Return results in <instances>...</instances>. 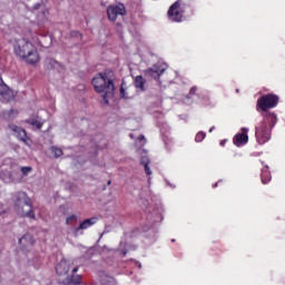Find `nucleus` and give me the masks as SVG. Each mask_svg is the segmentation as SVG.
<instances>
[{"instance_id":"f257e3e1","label":"nucleus","mask_w":285,"mask_h":285,"mask_svg":"<svg viewBox=\"0 0 285 285\" xmlns=\"http://www.w3.org/2000/svg\"><path fill=\"white\" fill-rule=\"evenodd\" d=\"M7 39L10 41V43H12L13 52L17 57H20V59H23V61L30 66L39 63L41 58L39 57L37 47H35L32 42L26 38H19V35H17L16 30H11L9 33H7Z\"/></svg>"},{"instance_id":"f03ea898","label":"nucleus","mask_w":285,"mask_h":285,"mask_svg":"<svg viewBox=\"0 0 285 285\" xmlns=\"http://www.w3.org/2000/svg\"><path fill=\"white\" fill-rule=\"evenodd\" d=\"M112 71L98 73L92 79V85L96 91L102 92V102L109 104V99L115 97V83H112Z\"/></svg>"},{"instance_id":"7ed1b4c3","label":"nucleus","mask_w":285,"mask_h":285,"mask_svg":"<svg viewBox=\"0 0 285 285\" xmlns=\"http://www.w3.org/2000/svg\"><path fill=\"white\" fill-rule=\"evenodd\" d=\"M0 179L4 184H19L23 177L19 173V165L10 161L9 165L0 167Z\"/></svg>"},{"instance_id":"20e7f679","label":"nucleus","mask_w":285,"mask_h":285,"mask_svg":"<svg viewBox=\"0 0 285 285\" xmlns=\"http://www.w3.org/2000/svg\"><path fill=\"white\" fill-rule=\"evenodd\" d=\"M17 212L22 217L35 219V212H32V203L26 193L19 191L16 200Z\"/></svg>"},{"instance_id":"39448f33","label":"nucleus","mask_w":285,"mask_h":285,"mask_svg":"<svg viewBox=\"0 0 285 285\" xmlns=\"http://www.w3.org/2000/svg\"><path fill=\"white\" fill-rule=\"evenodd\" d=\"M279 104V96L274 94H266L257 99V108L262 112H268L273 108H277Z\"/></svg>"},{"instance_id":"423d86ee","label":"nucleus","mask_w":285,"mask_h":285,"mask_svg":"<svg viewBox=\"0 0 285 285\" xmlns=\"http://www.w3.org/2000/svg\"><path fill=\"white\" fill-rule=\"evenodd\" d=\"M167 14L169 21H174L175 23L184 21V9L181 8V0H177L174 4H171Z\"/></svg>"},{"instance_id":"0eeeda50","label":"nucleus","mask_w":285,"mask_h":285,"mask_svg":"<svg viewBox=\"0 0 285 285\" xmlns=\"http://www.w3.org/2000/svg\"><path fill=\"white\" fill-rule=\"evenodd\" d=\"M256 141L262 146L266 144V141H271V127L266 124H259L256 127L255 132Z\"/></svg>"},{"instance_id":"6e6552de","label":"nucleus","mask_w":285,"mask_h":285,"mask_svg":"<svg viewBox=\"0 0 285 285\" xmlns=\"http://www.w3.org/2000/svg\"><path fill=\"white\" fill-rule=\"evenodd\" d=\"M107 14L109 21H117L118 17H124V14H126V7L124 3L111 4L107 8Z\"/></svg>"},{"instance_id":"1a4fd4ad","label":"nucleus","mask_w":285,"mask_h":285,"mask_svg":"<svg viewBox=\"0 0 285 285\" xmlns=\"http://www.w3.org/2000/svg\"><path fill=\"white\" fill-rule=\"evenodd\" d=\"M14 99V91L3 83V80L0 78V101H12Z\"/></svg>"},{"instance_id":"9d476101","label":"nucleus","mask_w":285,"mask_h":285,"mask_svg":"<svg viewBox=\"0 0 285 285\" xmlns=\"http://www.w3.org/2000/svg\"><path fill=\"white\" fill-rule=\"evenodd\" d=\"M164 72H166V68L160 65H154L151 68L145 70V76L149 79H159Z\"/></svg>"},{"instance_id":"9b49d317","label":"nucleus","mask_w":285,"mask_h":285,"mask_svg":"<svg viewBox=\"0 0 285 285\" xmlns=\"http://www.w3.org/2000/svg\"><path fill=\"white\" fill-rule=\"evenodd\" d=\"M10 130L13 131L14 137L22 141L23 144H28V134L26 130L17 125H10Z\"/></svg>"},{"instance_id":"f8f14e48","label":"nucleus","mask_w":285,"mask_h":285,"mask_svg":"<svg viewBox=\"0 0 285 285\" xmlns=\"http://www.w3.org/2000/svg\"><path fill=\"white\" fill-rule=\"evenodd\" d=\"M56 273L60 277H63L70 273V263L68 259H62L56 265Z\"/></svg>"},{"instance_id":"ddd939ff","label":"nucleus","mask_w":285,"mask_h":285,"mask_svg":"<svg viewBox=\"0 0 285 285\" xmlns=\"http://www.w3.org/2000/svg\"><path fill=\"white\" fill-rule=\"evenodd\" d=\"M77 271H79V268H77V267L72 268L71 274L69 276H67L66 279L62 281V284H65V285L81 284V276L75 274V273H77Z\"/></svg>"},{"instance_id":"4468645a","label":"nucleus","mask_w":285,"mask_h":285,"mask_svg":"<svg viewBox=\"0 0 285 285\" xmlns=\"http://www.w3.org/2000/svg\"><path fill=\"white\" fill-rule=\"evenodd\" d=\"M242 130V134H237L234 137V144L237 147L245 146V144H248V128H243Z\"/></svg>"},{"instance_id":"2eb2a0df","label":"nucleus","mask_w":285,"mask_h":285,"mask_svg":"<svg viewBox=\"0 0 285 285\" xmlns=\"http://www.w3.org/2000/svg\"><path fill=\"white\" fill-rule=\"evenodd\" d=\"M265 118L262 124H265L269 130L273 129L275 124H277V114L273 111H265Z\"/></svg>"},{"instance_id":"dca6fc26","label":"nucleus","mask_w":285,"mask_h":285,"mask_svg":"<svg viewBox=\"0 0 285 285\" xmlns=\"http://www.w3.org/2000/svg\"><path fill=\"white\" fill-rule=\"evenodd\" d=\"M20 247L27 250L28 248H32L35 245V238L30 234H26L19 239Z\"/></svg>"},{"instance_id":"f3484780","label":"nucleus","mask_w":285,"mask_h":285,"mask_svg":"<svg viewBox=\"0 0 285 285\" xmlns=\"http://www.w3.org/2000/svg\"><path fill=\"white\" fill-rule=\"evenodd\" d=\"M97 224V217L85 219L78 227L73 229L75 235L79 233V230H87V228H90V226H95Z\"/></svg>"},{"instance_id":"a211bd4d","label":"nucleus","mask_w":285,"mask_h":285,"mask_svg":"<svg viewBox=\"0 0 285 285\" xmlns=\"http://www.w3.org/2000/svg\"><path fill=\"white\" fill-rule=\"evenodd\" d=\"M134 85L141 92H144V90H146V87H145L146 86V80L141 76H137L135 78Z\"/></svg>"},{"instance_id":"6ab92c4d","label":"nucleus","mask_w":285,"mask_h":285,"mask_svg":"<svg viewBox=\"0 0 285 285\" xmlns=\"http://www.w3.org/2000/svg\"><path fill=\"white\" fill-rule=\"evenodd\" d=\"M272 176H271V171L268 170V166L263 167L262 169V183L263 184H268V181H271Z\"/></svg>"},{"instance_id":"aec40b11","label":"nucleus","mask_w":285,"mask_h":285,"mask_svg":"<svg viewBox=\"0 0 285 285\" xmlns=\"http://www.w3.org/2000/svg\"><path fill=\"white\" fill-rule=\"evenodd\" d=\"M101 284H102V285H115L116 282H115V279L112 278V276H108V275L104 274V275L101 276Z\"/></svg>"},{"instance_id":"412c9836","label":"nucleus","mask_w":285,"mask_h":285,"mask_svg":"<svg viewBox=\"0 0 285 285\" xmlns=\"http://www.w3.org/2000/svg\"><path fill=\"white\" fill-rule=\"evenodd\" d=\"M27 124H30V126H35L36 128L41 129V127L43 126V121L37 119V118H30L29 120H27Z\"/></svg>"},{"instance_id":"4be33fe9","label":"nucleus","mask_w":285,"mask_h":285,"mask_svg":"<svg viewBox=\"0 0 285 285\" xmlns=\"http://www.w3.org/2000/svg\"><path fill=\"white\" fill-rule=\"evenodd\" d=\"M50 153L53 155V157H61V155H63V151L61 150V148L58 147H51L50 148Z\"/></svg>"},{"instance_id":"5701e85b","label":"nucleus","mask_w":285,"mask_h":285,"mask_svg":"<svg viewBox=\"0 0 285 285\" xmlns=\"http://www.w3.org/2000/svg\"><path fill=\"white\" fill-rule=\"evenodd\" d=\"M77 219H79V216H77L75 214L70 215L69 217L66 218L67 226L75 224V222H77Z\"/></svg>"},{"instance_id":"b1692460","label":"nucleus","mask_w":285,"mask_h":285,"mask_svg":"<svg viewBox=\"0 0 285 285\" xmlns=\"http://www.w3.org/2000/svg\"><path fill=\"white\" fill-rule=\"evenodd\" d=\"M33 10H42L43 17H46V14H48V11L46 10V7H43V4H41V3L35 4Z\"/></svg>"},{"instance_id":"393cba45","label":"nucleus","mask_w":285,"mask_h":285,"mask_svg":"<svg viewBox=\"0 0 285 285\" xmlns=\"http://www.w3.org/2000/svg\"><path fill=\"white\" fill-rule=\"evenodd\" d=\"M22 173L23 177L30 175L32 173V167H21L19 168V173Z\"/></svg>"},{"instance_id":"a878e982","label":"nucleus","mask_w":285,"mask_h":285,"mask_svg":"<svg viewBox=\"0 0 285 285\" xmlns=\"http://www.w3.org/2000/svg\"><path fill=\"white\" fill-rule=\"evenodd\" d=\"M120 255H122V257H126V255H128V249H126V243H120L119 249Z\"/></svg>"},{"instance_id":"bb28decb","label":"nucleus","mask_w":285,"mask_h":285,"mask_svg":"<svg viewBox=\"0 0 285 285\" xmlns=\"http://www.w3.org/2000/svg\"><path fill=\"white\" fill-rule=\"evenodd\" d=\"M196 141L199 142V141H204V139H206V134L204 131H199L197 135H196Z\"/></svg>"},{"instance_id":"cd10ccee","label":"nucleus","mask_w":285,"mask_h":285,"mask_svg":"<svg viewBox=\"0 0 285 285\" xmlns=\"http://www.w3.org/2000/svg\"><path fill=\"white\" fill-rule=\"evenodd\" d=\"M140 164H141L142 166H146V164H147V166H148V164H150V160L148 159V157L142 156V157H141V160H140Z\"/></svg>"},{"instance_id":"c85d7f7f","label":"nucleus","mask_w":285,"mask_h":285,"mask_svg":"<svg viewBox=\"0 0 285 285\" xmlns=\"http://www.w3.org/2000/svg\"><path fill=\"white\" fill-rule=\"evenodd\" d=\"M120 97H122V99H128V94H126V89H124V87L120 88Z\"/></svg>"},{"instance_id":"c756f323","label":"nucleus","mask_w":285,"mask_h":285,"mask_svg":"<svg viewBox=\"0 0 285 285\" xmlns=\"http://www.w3.org/2000/svg\"><path fill=\"white\" fill-rule=\"evenodd\" d=\"M144 168H145L146 175H153V170H150V167L148 166V164L145 163Z\"/></svg>"},{"instance_id":"7c9ffc66","label":"nucleus","mask_w":285,"mask_h":285,"mask_svg":"<svg viewBox=\"0 0 285 285\" xmlns=\"http://www.w3.org/2000/svg\"><path fill=\"white\" fill-rule=\"evenodd\" d=\"M60 209L62 210V213L66 215V213H68V210H70V205H62L60 207Z\"/></svg>"},{"instance_id":"2f4dec72","label":"nucleus","mask_w":285,"mask_h":285,"mask_svg":"<svg viewBox=\"0 0 285 285\" xmlns=\"http://www.w3.org/2000/svg\"><path fill=\"white\" fill-rule=\"evenodd\" d=\"M71 37H78L81 39V33L79 31H71Z\"/></svg>"},{"instance_id":"473e14b6","label":"nucleus","mask_w":285,"mask_h":285,"mask_svg":"<svg viewBox=\"0 0 285 285\" xmlns=\"http://www.w3.org/2000/svg\"><path fill=\"white\" fill-rule=\"evenodd\" d=\"M197 92V87H193L189 91V95H195Z\"/></svg>"},{"instance_id":"72a5a7b5","label":"nucleus","mask_w":285,"mask_h":285,"mask_svg":"<svg viewBox=\"0 0 285 285\" xmlns=\"http://www.w3.org/2000/svg\"><path fill=\"white\" fill-rule=\"evenodd\" d=\"M185 104H190V98L189 97H186L185 100H184Z\"/></svg>"},{"instance_id":"f704fd0d","label":"nucleus","mask_w":285,"mask_h":285,"mask_svg":"<svg viewBox=\"0 0 285 285\" xmlns=\"http://www.w3.org/2000/svg\"><path fill=\"white\" fill-rule=\"evenodd\" d=\"M138 139H139L140 141H144V139H146V137H144V135H140V136L138 137Z\"/></svg>"},{"instance_id":"c9c22d12","label":"nucleus","mask_w":285,"mask_h":285,"mask_svg":"<svg viewBox=\"0 0 285 285\" xmlns=\"http://www.w3.org/2000/svg\"><path fill=\"white\" fill-rule=\"evenodd\" d=\"M213 130H215V127H212V128L209 129V132H213Z\"/></svg>"},{"instance_id":"e433bc0d","label":"nucleus","mask_w":285,"mask_h":285,"mask_svg":"<svg viewBox=\"0 0 285 285\" xmlns=\"http://www.w3.org/2000/svg\"><path fill=\"white\" fill-rule=\"evenodd\" d=\"M213 188H217V183L213 185Z\"/></svg>"},{"instance_id":"4c0bfd02","label":"nucleus","mask_w":285,"mask_h":285,"mask_svg":"<svg viewBox=\"0 0 285 285\" xmlns=\"http://www.w3.org/2000/svg\"><path fill=\"white\" fill-rule=\"evenodd\" d=\"M11 112H14V115H17V112L14 110H11Z\"/></svg>"},{"instance_id":"58836bf2","label":"nucleus","mask_w":285,"mask_h":285,"mask_svg":"<svg viewBox=\"0 0 285 285\" xmlns=\"http://www.w3.org/2000/svg\"><path fill=\"white\" fill-rule=\"evenodd\" d=\"M220 146H224V141L220 142Z\"/></svg>"},{"instance_id":"ea45409f","label":"nucleus","mask_w":285,"mask_h":285,"mask_svg":"<svg viewBox=\"0 0 285 285\" xmlns=\"http://www.w3.org/2000/svg\"><path fill=\"white\" fill-rule=\"evenodd\" d=\"M108 185L110 186V180L108 181Z\"/></svg>"},{"instance_id":"a19ab883","label":"nucleus","mask_w":285,"mask_h":285,"mask_svg":"<svg viewBox=\"0 0 285 285\" xmlns=\"http://www.w3.org/2000/svg\"><path fill=\"white\" fill-rule=\"evenodd\" d=\"M130 137H131V138L134 137L132 134L130 135Z\"/></svg>"}]
</instances>
